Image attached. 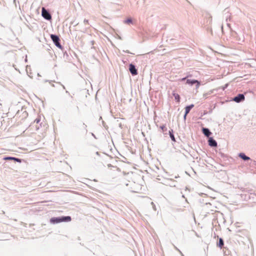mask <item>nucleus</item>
Returning a JSON list of instances; mask_svg holds the SVG:
<instances>
[{
	"label": "nucleus",
	"instance_id": "obj_1",
	"mask_svg": "<svg viewBox=\"0 0 256 256\" xmlns=\"http://www.w3.org/2000/svg\"><path fill=\"white\" fill-rule=\"evenodd\" d=\"M204 17L203 25L206 28L208 31L210 32L211 34H212V28L210 25L212 22V16L210 13L207 12H205L202 14Z\"/></svg>",
	"mask_w": 256,
	"mask_h": 256
},
{
	"label": "nucleus",
	"instance_id": "obj_2",
	"mask_svg": "<svg viewBox=\"0 0 256 256\" xmlns=\"http://www.w3.org/2000/svg\"><path fill=\"white\" fill-rule=\"evenodd\" d=\"M72 218L70 216H62V218H52L50 220V222L52 224H57L64 222H70Z\"/></svg>",
	"mask_w": 256,
	"mask_h": 256
},
{
	"label": "nucleus",
	"instance_id": "obj_3",
	"mask_svg": "<svg viewBox=\"0 0 256 256\" xmlns=\"http://www.w3.org/2000/svg\"><path fill=\"white\" fill-rule=\"evenodd\" d=\"M108 173L112 176L115 177L116 176V174H114L115 172H119L120 171V168L116 166H112L111 164H108Z\"/></svg>",
	"mask_w": 256,
	"mask_h": 256
},
{
	"label": "nucleus",
	"instance_id": "obj_4",
	"mask_svg": "<svg viewBox=\"0 0 256 256\" xmlns=\"http://www.w3.org/2000/svg\"><path fill=\"white\" fill-rule=\"evenodd\" d=\"M245 96L244 94H238L232 98V100L236 103H240L244 100Z\"/></svg>",
	"mask_w": 256,
	"mask_h": 256
},
{
	"label": "nucleus",
	"instance_id": "obj_5",
	"mask_svg": "<svg viewBox=\"0 0 256 256\" xmlns=\"http://www.w3.org/2000/svg\"><path fill=\"white\" fill-rule=\"evenodd\" d=\"M50 38L57 47H58V48H62V46L59 42L60 38L57 36L54 35V34H51Z\"/></svg>",
	"mask_w": 256,
	"mask_h": 256
},
{
	"label": "nucleus",
	"instance_id": "obj_6",
	"mask_svg": "<svg viewBox=\"0 0 256 256\" xmlns=\"http://www.w3.org/2000/svg\"><path fill=\"white\" fill-rule=\"evenodd\" d=\"M217 236L218 240L216 242V246L222 249L224 248V240L222 238L218 237V236H216V234H214V238Z\"/></svg>",
	"mask_w": 256,
	"mask_h": 256
},
{
	"label": "nucleus",
	"instance_id": "obj_7",
	"mask_svg": "<svg viewBox=\"0 0 256 256\" xmlns=\"http://www.w3.org/2000/svg\"><path fill=\"white\" fill-rule=\"evenodd\" d=\"M208 144L212 148H216L218 146L217 142L214 138L213 137L208 138Z\"/></svg>",
	"mask_w": 256,
	"mask_h": 256
},
{
	"label": "nucleus",
	"instance_id": "obj_8",
	"mask_svg": "<svg viewBox=\"0 0 256 256\" xmlns=\"http://www.w3.org/2000/svg\"><path fill=\"white\" fill-rule=\"evenodd\" d=\"M42 16L45 19L48 20H50L52 19L51 15L44 8H42Z\"/></svg>",
	"mask_w": 256,
	"mask_h": 256
},
{
	"label": "nucleus",
	"instance_id": "obj_9",
	"mask_svg": "<svg viewBox=\"0 0 256 256\" xmlns=\"http://www.w3.org/2000/svg\"><path fill=\"white\" fill-rule=\"evenodd\" d=\"M202 132L203 134L206 137L209 138L212 134V132L210 131V129L207 128H202Z\"/></svg>",
	"mask_w": 256,
	"mask_h": 256
},
{
	"label": "nucleus",
	"instance_id": "obj_10",
	"mask_svg": "<svg viewBox=\"0 0 256 256\" xmlns=\"http://www.w3.org/2000/svg\"><path fill=\"white\" fill-rule=\"evenodd\" d=\"M238 156L244 162H246L250 160V158L249 156H246L244 152H240L238 154Z\"/></svg>",
	"mask_w": 256,
	"mask_h": 256
},
{
	"label": "nucleus",
	"instance_id": "obj_11",
	"mask_svg": "<svg viewBox=\"0 0 256 256\" xmlns=\"http://www.w3.org/2000/svg\"><path fill=\"white\" fill-rule=\"evenodd\" d=\"M129 70H130V73L132 75L135 76L138 74L137 70L134 64H130Z\"/></svg>",
	"mask_w": 256,
	"mask_h": 256
},
{
	"label": "nucleus",
	"instance_id": "obj_12",
	"mask_svg": "<svg viewBox=\"0 0 256 256\" xmlns=\"http://www.w3.org/2000/svg\"><path fill=\"white\" fill-rule=\"evenodd\" d=\"M195 84L196 86V89L197 90L200 86L202 85L203 84L202 81L198 80H196L193 79V85Z\"/></svg>",
	"mask_w": 256,
	"mask_h": 256
},
{
	"label": "nucleus",
	"instance_id": "obj_13",
	"mask_svg": "<svg viewBox=\"0 0 256 256\" xmlns=\"http://www.w3.org/2000/svg\"><path fill=\"white\" fill-rule=\"evenodd\" d=\"M4 160H14L17 162H21V160L20 159L16 158L14 157H10V156L6 157V158H4Z\"/></svg>",
	"mask_w": 256,
	"mask_h": 256
},
{
	"label": "nucleus",
	"instance_id": "obj_14",
	"mask_svg": "<svg viewBox=\"0 0 256 256\" xmlns=\"http://www.w3.org/2000/svg\"><path fill=\"white\" fill-rule=\"evenodd\" d=\"M224 256H232L230 254V251L226 248V247H224L223 249Z\"/></svg>",
	"mask_w": 256,
	"mask_h": 256
},
{
	"label": "nucleus",
	"instance_id": "obj_15",
	"mask_svg": "<svg viewBox=\"0 0 256 256\" xmlns=\"http://www.w3.org/2000/svg\"><path fill=\"white\" fill-rule=\"evenodd\" d=\"M192 107V105L186 106V113L184 116V118H186V114L190 112L191 108Z\"/></svg>",
	"mask_w": 256,
	"mask_h": 256
},
{
	"label": "nucleus",
	"instance_id": "obj_16",
	"mask_svg": "<svg viewBox=\"0 0 256 256\" xmlns=\"http://www.w3.org/2000/svg\"><path fill=\"white\" fill-rule=\"evenodd\" d=\"M169 134H170V137L172 138V140L174 142H175L176 140H175L174 135L173 134V130H170Z\"/></svg>",
	"mask_w": 256,
	"mask_h": 256
},
{
	"label": "nucleus",
	"instance_id": "obj_17",
	"mask_svg": "<svg viewBox=\"0 0 256 256\" xmlns=\"http://www.w3.org/2000/svg\"><path fill=\"white\" fill-rule=\"evenodd\" d=\"M173 95L174 97L175 100L178 102H179L180 100V96L178 94L176 93H174Z\"/></svg>",
	"mask_w": 256,
	"mask_h": 256
},
{
	"label": "nucleus",
	"instance_id": "obj_18",
	"mask_svg": "<svg viewBox=\"0 0 256 256\" xmlns=\"http://www.w3.org/2000/svg\"><path fill=\"white\" fill-rule=\"evenodd\" d=\"M160 128L162 130V132H166L167 130L166 126L164 125L161 126Z\"/></svg>",
	"mask_w": 256,
	"mask_h": 256
},
{
	"label": "nucleus",
	"instance_id": "obj_19",
	"mask_svg": "<svg viewBox=\"0 0 256 256\" xmlns=\"http://www.w3.org/2000/svg\"><path fill=\"white\" fill-rule=\"evenodd\" d=\"M132 22V20L130 18H128L124 21V22L126 24H130Z\"/></svg>",
	"mask_w": 256,
	"mask_h": 256
},
{
	"label": "nucleus",
	"instance_id": "obj_20",
	"mask_svg": "<svg viewBox=\"0 0 256 256\" xmlns=\"http://www.w3.org/2000/svg\"><path fill=\"white\" fill-rule=\"evenodd\" d=\"M198 74V72L196 70H193V76H197Z\"/></svg>",
	"mask_w": 256,
	"mask_h": 256
},
{
	"label": "nucleus",
	"instance_id": "obj_21",
	"mask_svg": "<svg viewBox=\"0 0 256 256\" xmlns=\"http://www.w3.org/2000/svg\"><path fill=\"white\" fill-rule=\"evenodd\" d=\"M196 160H196V161H195V160H193V161H192L193 165H194V164H197V162H198V156H196Z\"/></svg>",
	"mask_w": 256,
	"mask_h": 256
},
{
	"label": "nucleus",
	"instance_id": "obj_22",
	"mask_svg": "<svg viewBox=\"0 0 256 256\" xmlns=\"http://www.w3.org/2000/svg\"><path fill=\"white\" fill-rule=\"evenodd\" d=\"M40 121V118H36L34 120L35 122H36V123H38Z\"/></svg>",
	"mask_w": 256,
	"mask_h": 256
},
{
	"label": "nucleus",
	"instance_id": "obj_23",
	"mask_svg": "<svg viewBox=\"0 0 256 256\" xmlns=\"http://www.w3.org/2000/svg\"><path fill=\"white\" fill-rule=\"evenodd\" d=\"M192 172H194V173L195 174H196V172L194 170V169H193V170H192Z\"/></svg>",
	"mask_w": 256,
	"mask_h": 256
},
{
	"label": "nucleus",
	"instance_id": "obj_24",
	"mask_svg": "<svg viewBox=\"0 0 256 256\" xmlns=\"http://www.w3.org/2000/svg\"><path fill=\"white\" fill-rule=\"evenodd\" d=\"M228 86V84H226V86H224V88H226Z\"/></svg>",
	"mask_w": 256,
	"mask_h": 256
},
{
	"label": "nucleus",
	"instance_id": "obj_25",
	"mask_svg": "<svg viewBox=\"0 0 256 256\" xmlns=\"http://www.w3.org/2000/svg\"><path fill=\"white\" fill-rule=\"evenodd\" d=\"M193 218L194 219V221L196 222L195 217L193 216Z\"/></svg>",
	"mask_w": 256,
	"mask_h": 256
},
{
	"label": "nucleus",
	"instance_id": "obj_26",
	"mask_svg": "<svg viewBox=\"0 0 256 256\" xmlns=\"http://www.w3.org/2000/svg\"><path fill=\"white\" fill-rule=\"evenodd\" d=\"M227 10H227V8H226V9L224 10V11H226Z\"/></svg>",
	"mask_w": 256,
	"mask_h": 256
},
{
	"label": "nucleus",
	"instance_id": "obj_27",
	"mask_svg": "<svg viewBox=\"0 0 256 256\" xmlns=\"http://www.w3.org/2000/svg\"><path fill=\"white\" fill-rule=\"evenodd\" d=\"M86 22L88 23V20L86 21Z\"/></svg>",
	"mask_w": 256,
	"mask_h": 256
}]
</instances>
